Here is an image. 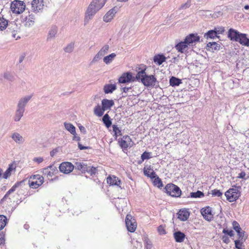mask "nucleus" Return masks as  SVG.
Returning a JSON list of instances; mask_svg holds the SVG:
<instances>
[{"label":"nucleus","instance_id":"obj_16","mask_svg":"<svg viewBox=\"0 0 249 249\" xmlns=\"http://www.w3.org/2000/svg\"><path fill=\"white\" fill-rule=\"evenodd\" d=\"M32 97V95H29L21 98L18 103L17 107L25 109V106Z\"/></svg>","mask_w":249,"mask_h":249},{"label":"nucleus","instance_id":"obj_36","mask_svg":"<svg viewBox=\"0 0 249 249\" xmlns=\"http://www.w3.org/2000/svg\"><path fill=\"white\" fill-rule=\"evenodd\" d=\"M8 21L3 18L0 17V31L5 30L8 25Z\"/></svg>","mask_w":249,"mask_h":249},{"label":"nucleus","instance_id":"obj_15","mask_svg":"<svg viewBox=\"0 0 249 249\" xmlns=\"http://www.w3.org/2000/svg\"><path fill=\"white\" fill-rule=\"evenodd\" d=\"M10 137L15 142L19 145L23 144L25 141V138L17 132L12 133Z\"/></svg>","mask_w":249,"mask_h":249},{"label":"nucleus","instance_id":"obj_30","mask_svg":"<svg viewBox=\"0 0 249 249\" xmlns=\"http://www.w3.org/2000/svg\"><path fill=\"white\" fill-rule=\"evenodd\" d=\"M218 32L215 30H212L209 31L207 33L205 34L204 37L206 38L213 39L217 37Z\"/></svg>","mask_w":249,"mask_h":249},{"label":"nucleus","instance_id":"obj_61","mask_svg":"<svg viewBox=\"0 0 249 249\" xmlns=\"http://www.w3.org/2000/svg\"><path fill=\"white\" fill-rule=\"evenodd\" d=\"M237 233H238V235L239 236V239H240V240L243 241L244 240V232H242V231H239V232H237Z\"/></svg>","mask_w":249,"mask_h":249},{"label":"nucleus","instance_id":"obj_47","mask_svg":"<svg viewBox=\"0 0 249 249\" xmlns=\"http://www.w3.org/2000/svg\"><path fill=\"white\" fill-rule=\"evenodd\" d=\"M3 77L5 79L12 81L14 80V76L12 74L9 72H6L3 74Z\"/></svg>","mask_w":249,"mask_h":249},{"label":"nucleus","instance_id":"obj_42","mask_svg":"<svg viewBox=\"0 0 249 249\" xmlns=\"http://www.w3.org/2000/svg\"><path fill=\"white\" fill-rule=\"evenodd\" d=\"M74 47V43L72 42H71L65 48L64 51L66 53H70L73 51Z\"/></svg>","mask_w":249,"mask_h":249},{"label":"nucleus","instance_id":"obj_8","mask_svg":"<svg viewBox=\"0 0 249 249\" xmlns=\"http://www.w3.org/2000/svg\"><path fill=\"white\" fill-rule=\"evenodd\" d=\"M44 7L43 0H33L31 3V12L35 14L42 12Z\"/></svg>","mask_w":249,"mask_h":249},{"label":"nucleus","instance_id":"obj_45","mask_svg":"<svg viewBox=\"0 0 249 249\" xmlns=\"http://www.w3.org/2000/svg\"><path fill=\"white\" fill-rule=\"evenodd\" d=\"M102 57L103 56L98 52L91 61V64H95L98 62L102 58Z\"/></svg>","mask_w":249,"mask_h":249},{"label":"nucleus","instance_id":"obj_7","mask_svg":"<svg viewBox=\"0 0 249 249\" xmlns=\"http://www.w3.org/2000/svg\"><path fill=\"white\" fill-rule=\"evenodd\" d=\"M21 20L26 27L32 26L35 23V16L33 12L28 11V14L25 13L22 16Z\"/></svg>","mask_w":249,"mask_h":249},{"label":"nucleus","instance_id":"obj_11","mask_svg":"<svg viewBox=\"0 0 249 249\" xmlns=\"http://www.w3.org/2000/svg\"><path fill=\"white\" fill-rule=\"evenodd\" d=\"M239 194L237 189L232 188L227 191L225 195L227 200L230 202H233L238 199L239 196Z\"/></svg>","mask_w":249,"mask_h":249},{"label":"nucleus","instance_id":"obj_50","mask_svg":"<svg viewBox=\"0 0 249 249\" xmlns=\"http://www.w3.org/2000/svg\"><path fill=\"white\" fill-rule=\"evenodd\" d=\"M151 153L150 152H144L141 155V159L142 161L145 160H147L150 159Z\"/></svg>","mask_w":249,"mask_h":249},{"label":"nucleus","instance_id":"obj_3","mask_svg":"<svg viewBox=\"0 0 249 249\" xmlns=\"http://www.w3.org/2000/svg\"><path fill=\"white\" fill-rule=\"evenodd\" d=\"M145 69L139 71L136 76L137 80L141 81L145 87H154L158 84L156 78L153 75H147Z\"/></svg>","mask_w":249,"mask_h":249},{"label":"nucleus","instance_id":"obj_64","mask_svg":"<svg viewBox=\"0 0 249 249\" xmlns=\"http://www.w3.org/2000/svg\"><path fill=\"white\" fill-rule=\"evenodd\" d=\"M57 150L56 149H54L50 152V155L51 157H53L55 154L57 152Z\"/></svg>","mask_w":249,"mask_h":249},{"label":"nucleus","instance_id":"obj_51","mask_svg":"<svg viewBox=\"0 0 249 249\" xmlns=\"http://www.w3.org/2000/svg\"><path fill=\"white\" fill-rule=\"evenodd\" d=\"M158 231L160 235H164L166 233L165 227L163 225H160L158 228Z\"/></svg>","mask_w":249,"mask_h":249},{"label":"nucleus","instance_id":"obj_17","mask_svg":"<svg viewBox=\"0 0 249 249\" xmlns=\"http://www.w3.org/2000/svg\"><path fill=\"white\" fill-rule=\"evenodd\" d=\"M56 171H57L56 168L53 165H50L47 168H43L42 173L43 175L46 176L47 177L52 178Z\"/></svg>","mask_w":249,"mask_h":249},{"label":"nucleus","instance_id":"obj_41","mask_svg":"<svg viewBox=\"0 0 249 249\" xmlns=\"http://www.w3.org/2000/svg\"><path fill=\"white\" fill-rule=\"evenodd\" d=\"M109 48V47L108 45H105L100 49L98 53L103 57L108 53Z\"/></svg>","mask_w":249,"mask_h":249},{"label":"nucleus","instance_id":"obj_39","mask_svg":"<svg viewBox=\"0 0 249 249\" xmlns=\"http://www.w3.org/2000/svg\"><path fill=\"white\" fill-rule=\"evenodd\" d=\"M113 132H114V137L116 139L118 136L122 135L121 130L117 125L113 124L112 125Z\"/></svg>","mask_w":249,"mask_h":249},{"label":"nucleus","instance_id":"obj_54","mask_svg":"<svg viewBox=\"0 0 249 249\" xmlns=\"http://www.w3.org/2000/svg\"><path fill=\"white\" fill-rule=\"evenodd\" d=\"M212 194L213 196H222V193L218 190H213L212 191Z\"/></svg>","mask_w":249,"mask_h":249},{"label":"nucleus","instance_id":"obj_22","mask_svg":"<svg viewBox=\"0 0 249 249\" xmlns=\"http://www.w3.org/2000/svg\"><path fill=\"white\" fill-rule=\"evenodd\" d=\"M25 109L17 107L13 119L15 122H19L23 116Z\"/></svg>","mask_w":249,"mask_h":249},{"label":"nucleus","instance_id":"obj_27","mask_svg":"<svg viewBox=\"0 0 249 249\" xmlns=\"http://www.w3.org/2000/svg\"><path fill=\"white\" fill-rule=\"evenodd\" d=\"M74 167L76 169L81 171L82 173H86L88 171V166L84 162H76L75 163Z\"/></svg>","mask_w":249,"mask_h":249},{"label":"nucleus","instance_id":"obj_14","mask_svg":"<svg viewBox=\"0 0 249 249\" xmlns=\"http://www.w3.org/2000/svg\"><path fill=\"white\" fill-rule=\"evenodd\" d=\"M133 81L132 74L130 72H124L119 77L118 82L120 84H125Z\"/></svg>","mask_w":249,"mask_h":249},{"label":"nucleus","instance_id":"obj_9","mask_svg":"<svg viewBox=\"0 0 249 249\" xmlns=\"http://www.w3.org/2000/svg\"><path fill=\"white\" fill-rule=\"evenodd\" d=\"M125 225L127 230L131 232H134L136 229V221L130 214H127L126 216Z\"/></svg>","mask_w":249,"mask_h":249},{"label":"nucleus","instance_id":"obj_34","mask_svg":"<svg viewBox=\"0 0 249 249\" xmlns=\"http://www.w3.org/2000/svg\"><path fill=\"white\" fill-rule=\"evenodd\" d=\"M102 120L104 124L107 128H109L111 126L112 123L111 120H110V117L107 114H106L103 116Z\"/></svg>","mask_w":249,"mask_h":249},{"label":"nucleus","instance_id":"obj_53","mask_svg":"<svg viewBox=\"0 0 249 249\" xmlns=\"http://www.w3.org/2000/svg\"><path fill=\"white\" fill-rule=\"evenodd\" d=\"M5 234L3 231H0V245H4L5 243Z\"/></svg>","mask_w":249,"mask_h":249},{"label":"nucleus","instance_id":"obj_32","mask_svg":"<svg viewBox=\"0 0 249 249\" xmlns=\"http://www.w3.org/2000/svg\"><path fill=\"white\" fill-rule=\"evenodd\" d=\"M105 110L100 105L96 106L94 109V113L98 117L102 116L104 113Z\"/></svg>","mask_w":249,"mask_h":249},{"label":"nucleus","instance_id":"obj_20","mask_svg":"<svg viewBox=\"0 0 249 249\" xmlns=\"http://www.w3.org/2000/svg\"><path fill=\"white\" fill-rule=\"evenodd\" d=\"M178 218L181 221H185L188 219L190 215V213L187 209L180 210L178 213Z\"/></svg>","mask_w":249,"mask_h":249},{"label":"nucleus","instance_id":"obj_63","mask_svg":"<svg viewBox=\"0 0 249 249\" xmlns=\"http://www.w3.org/2000/svg\"><path fill=\"white\" fill-rule=\"evenodd\" d=\"M121 90L123 91L124 92L126 93L129 90V89H131L130 87H121Z\"/></svg>","mask_w":249,"mask_h":249},{"label":"nucleus","instance_id":"obj_31","mask_svg":"<svg viewBox=\"0 0 249 249\" xmlns=\"http://www.w3.org/2000/svg\"><path fill=\"white\" fill-rule=\"evenodd\" d=\"M65 129L70 132L71 134H75V127L70 123H64V124Z\"/></svg>","mask_w":249,"mask_h":249},{"label":"nucleus","instance_id":"obj_60","mask_svg":"<svg viewBox=\"0 0 249 249\" xmlns=\"http://www.w3.org/2000/svg\"><path fill=\"white\" fill-rule=\"evenodd\" d=\"M147 177L154 179L156 178H157L158 176H157L156 173L153 170L151 171V172H150V174Z\"/></svg>","mask_w":249,"mask_h":249},{"label":"nucleus","instance_id":"obj_43","mask_svg":"<svg viewBox=\"0 0 249 249\" xmlns=\"http://www.w3.org/2000/svg\"><path fill=\"white\" fill-rule=\"evenodd\" d=\"M143 241L145 244V248H146V249H151L152 248V243L147 237H145L143 239Z\"/></svg>","mask_w":249,"mask_h":249},{"label":"nucleus","instance_id":"obj_2","mask_svg":"<svg viewBox=\"0 0 249 249\" xmlns=\"http://www.w3.org/2000/svg\"><path fill=\"white\" fill-rule=\"evenodd\" d=\"M107 0H92L85 13V21L88 22L105 5Z\"/></svg>","mask_w":249,"mask_h":249},{"label":"nucleus","instance_id":"obj_40","mask_svg":"<svg viewBox=\"0 0 249 249\" xmlns=\"http://www.w3.org/2000/svg\"><path fill=\"white\" fill-rule=\"evenodd\" d=\"M204 194L200 191H197L196 192H192L190 194V197L193 198H201L204 196Z\"/></svg>","mask_w":249,"mask_h":249},{"label":"nucleus","instance_id":"obj_49","mask_svg":"<svg viewBox=\"0 0 249 249\" xmlns=\"http://www.w3.org/2000/svg\"><path fill=\"white\" fill-rule=\"evenodd\" d=\"M11 166H9L3 174V178L6 179L11 175V172L12 170Z\"/></svg>","mask_w":249,"mask_h":249},{"label":"nucleus","instance_id":"obj_6","mask_svg":"<svg viewBox=\"0 0 249 249\" xmlns=\"http://www.w3.org/2000/svg\"><path fill=\"white\" fill-rule=\"evenodd\" d=\"M165 189L168 194L173 197L180 196L181 194L180 188L173 184H168L166 185Z\"/></svg>","mask_w":249,"mask_h":249},{"label":"nucleus","instance_id":"obj_35","mask_svg":"<svg viewBox=\"0 0 249 249\" xmlns=\"http://www.w3.org/2000/svg\"><path fill=\"white\" fill-rule=\"evenodd\" d=\"M207 47L209 48V50H219L220 49V46L218 43L213 42L208 43L207 44Z\"/></svg>","mask_w":249,"mask_h":249},{"label":"nucleus","instance_id":"obj_56","mask_svg":"<svg viewBox=\"0 0 249 249\" xmlns=\"http://www.w3.org/2000/svg\"><path fill=\"white\" fill-rule=\"evenodd\" d=\"M190 1L188 0L185 3L181 5L179 9H185L189 8L190 6Z\"/></svg>","mask_w":249,"mask_h":249},{"label":"nucleus","instance_id":"obj_5","mask_svg":"<svg viewBox=\"0 0 249 249\" xmlns=\"http://www.w3.org/2000/svg\"><path fill=\"white\" fill-rule=\"evenodd\" d=\"M44 182V178L40 175H32L30 177L29 184L30 187L36 189L40 186Z\"/></svg>","mask_w":249,"mask_h":249},{"label":"nucleus","instance_id":"obj_46","mask_svg":"<svg viewBox=\"0 0 249 249\" xmlns=\"http://www.w3.org/2000/svg\"><path fill=\"white\" fill-rule=\"evenodd\" d=\"M88 171H86V172L89 174L90 176H93L95 175L97 172V169L94 167H88Z\"/></svg>","mask_w":249,"mask_h":249},{"label":"nucleus","instance_id":"obj_55","mask_svg":"<svg viewBox=\"0 0 249 249\" xmlns=\"http://www.w3.org/2000/svg\"><path fill=\"white\" fill-rule=\"evenodd\" d=\"M44 160V159L42 157H35L33 159V161L36 162L37 164H40L41 162H42Z\"/></svg>","mask_w":249,"mask_h":249},{"label":"nucleus","instance_id":"obj_23","mask_svg":"<svg viewBox=\"0 0 249 249\" xmlns=\"http://www.w3.org/2000/svg\"><path fill=\"white\" fill-rule=\"evenodd\" d=\"M114 105V102L112 100L105 99L102 101V106L105 111L108 109H110L111 107Z\"/></svg>","mask_w":249,"mask_h":249},{"label":"nucleus","instance_id":"obj_1","mask_svg":"<svg viewBox=\"0 0 249 249\" xmlns=\"http://www.w3.org/2000/svg\"><path fill=\"white\" fill-rule=\"evenodd\" d=\"M200 37L197 34H191L186 36L183 41H181L175 46L178 52L185 53L189 49H192L199 42Z\"/></svg>","mask_w":249,"mask_h":249},{"label":"nucleus","instance_id":"obj_19","mask_svg":"<svg viewBox=\"0 0 249 249\" xmlns=\"http://www.w3.org/2000/svg\"><path fill=\"white\" fill-rule=\"evenodd\" d=\"M117 12V8L114 7L108 11L103 17V20L106 22H109L114 17Z\"/></svg>","mask_w":249,"mask_h":249},{"label":"nucleus","instance_id":"obj_29","mask_svg":"<svg viewBox=\"0 0 249 249\" xmlns=\"http://www.w3.org/2000/svg\"><path fill=\"white\" fill-rule=\"evenodd\" d=\"M166 60V57L163 54L156 55L154 57V61L158 65H160Z\"/></svg>","mask_w":249,"mask_h":249},{"label":"nucleus","instance_id":"obj_37","mask_svg":"<svg viewBox=\"0 0 249 249\" xmlns=\"http://www.w3.org/2000/svg\"><path fill=\"white\" fill-rule=\"evenodd\" d=\"M7 218L4 215H0V230H2L6 225Z\"/></svg>","mask_w":249,"mask_h":249},{"label":"nucleus","instance_id":"obj_52","mask_svg":"<svg viewBox=\"0 0 249 249\" xmlns=\"http://www.w3.org/2000/svg\"><path fill=\"white\" fill-rule=\"evenodd\" d=\"M152 171H153V169L151 168L150 166L147 168L144 167L143 170L144 175L148 177Z\"/></svg>","mask_w":249,"mask_h":249},{"label":"nucleus","instance_id":"obj_33","mask_svg":"<svg viewBox=\"0 0 249 249\" xmlns=\"http://www.w3.org/2000/svg\"><path fill=\"white\" fill-rule=\"evenodd\" d=\"M170 85L172 87L179 86L181 83V80L175 77H172L170 79Z\"/></svg>","mask_w":249,"mask_h":249},{"label":"nucleus","instance_id":"obj_38","mask_svg":"<svg viewBox=\"0 0 249 249\" xmlns=\"http://www.w3.org/2000/svg\"><path fill=\"white\" fill-rule=\"evenodd\" d=\"M116 54L114 53H112L111 54L104 57L103 58V61L106 64H108L112 62Z\"/></svg>","mask_w":249,"mask_h":249},{"label":"nucleus","instance_id":"obj_62","mask_svg":"<svg viewBox=\"0 0 249 249\" xmlns=\"http://www.w3.org/2000/svg\"><path fill=\"white\" fill-rule=\"evenodd\" d=\"M73 136L72 140L76 141H80V138L77 135L76 133L75 132V134H72Z\"/></svg>","mask_w":249,"mask_h":249},{"label":"nucleus","instance_id":"obj_4","mask_svg":"<svg viewBox=\"0 0 249 249\" xmlns=\"http://www.w3.org/2000/svg\"><path fill=\"white\" fill-rule=\"evenodd\" d=\"M10 9L13 14L19 15L26 9V4L23 1L14 0L10 5Z\"/></svg>","mask_w":249,"mask_h":249},{"label":"nucleus","instance_id":"obj_18","mask_svg":"<svg viewBox=\"0 0 249 249\" xmlns=\"http://www.w3.org/2000/svg\"><path fill=\"white\" fill-rule=\"evenodd\" d=\"M57 33V27L55 25H52L50 27L48 31V34L47 36L46 40L50 41L56 37Z\"/></svg>","mask_w":249,"mask_h":249},{"label":"nucleus","instance_id":"obj_26","mask_svg":"<svg viewBox=\"0 0 249 249\" xmlns=\"http://www.w3.org/2000/svg\"><path fill=\"white\" fill-rule=\"evenodd\" d=\"M174 237L177 242L181 243L184 241L185 237V235L184 233L180 231H178L174 232Z\"/></svg>","mask_w":249,"mask_h":249},{"label":"nucleus","instance_id":"obj_12","mask_svg":"<svg viewBox=\"0 0 249 249\" xmlns=\"http://www.w3.org/2000/svg\"><path fill=\"white\" fill-rule=\"evenodd\" d=\"M119 145L123 150H126L129 147L132 145V140L128 136H124L119 141Z\"/></svg>","mask_w":249,"mask_h":249},{"label":"nucleus","instance_id":"obj_21","mask_svg":"<svg viewBox=\"0 0 249 249\" xmlns=\"http://www.w3.org/2000/svg\"><path fill=\"white\" fill-rule=\"evenodd\" d=\"M240 34L237 30L231 28L228 31V37L231 40L236 41Z\"/></svg>","mask_w":249,"mask_h":249},{"label":"nucleus","instance_id":"obj_25","mask_svg":"<svg viewBox=\"0 0 249 249\" xmlns=\"http://www.w3.org/2000/svg\"><path fill=\"white\" fill-rule=\"evenodd\" d=\"M107 183L110 185L119 186L121 181L115 176L108 177L107 179Z\"/></svg>","mask_w":249,"mask_h":249},{"label":"nucleus","instance_id":"obj_10","mask_svg":"<svg viewBox=\"0 0 249 249\" xmlns=\"http://www.w3.org/2000/svg\"><path fill=\"white\" fill-rule=\"evenodd\" d=\"M203 218L207 221L210 222L213 219V214L212 213V208L207 206L202 208L200 211Z\"/></svg>","mask_w":249,"mask_h":249},{"label":"nucleus","instance_id":"obj_28","mask_svg":"<svg viewBox=\"0 0 249 249\" xmlns=\"http://www.w3.org/2000/svg\"><path fill=\"white\" fill-rule=\"evenodd\" d=\"M104 91L106 94L111 93L116 89V86L114 84H106L104 87Z\"/></svg>","mask_w":249,"mask_h":249},{"label":"nucleus","instance_id":"obj_44","mask_svg":"<svg viewBox=\"0 0 249 249\" xmlns=\"http://www.w3.org/2000/svg\"><path fill=\"white\" fill-rule=\"evenodd\" d=\"M153 183L155 186H157L158 188H161L163 186L162 182L158 177L154 179Z\"/></svg>","mask_w":249,"mask_h":249},{"label":"nucleus","instance_id":"obj_24","mask_svg":"<svg viewBox=\"0 0 249 249\" xmlns=\"http://www.w3.org/2000/svg\"><path fill=\"white\" fill-rule=\"evenodd\" d=\"M236 41L243 45L249 46V39L247 37L246 34L241 33Z\"/></svg>","mask_w":249,"mask_h":249},{"label":"nucleus","instance_id":"obj_48","mask_svg":"<svg viewBox=\"0 0 249 249\" xmlns=\"http://www.w3.org/2000/svg\"><path fill=\"white\" fill-rule=\"evenodd\" d=\"M232 226H233V228L234 230L237 232H239V231H242V230L239 226V224H238V223L237 222L234 221L232 222Z\"/></svg>","mask_w":249,"mask_h":249},{"label":"nucleus","instance_id":"obj_57","mask_svg":"<svg viewBox=\"0 0 249 249\" xmlns=\"http://www.w3.org/2000/svg\"><path fill=\"white\" fill-rule=\"evenodd\" d=\"M223 232L224 233L229 235L231 237L233 235V231L231 230H227V229H224L223 230Z\"/></svg>","mask_w":249,"mask_h":249},{"label":"nucleus","instance_id":"obj_59","mask_svg":"<svg viewBox=\"0 0 249 249\" xmlns=\"http://www.w3.org/2000/svg\"><path fill=\"white\" fill-rule=\"evenodd\" d=\"M235 243V246L236 249H242L241 248V246L242 245V243H240L239 240H235L234 241Z\"/></svg>","mask_w":249,"mask_h":249},{"label":"nucleus","instance_id":"obj_13","mask_svg":"<svg viewBox=\"0 0 249 249\" xmlns=\"http://www.w3.org/2000/svg\"><path fill=\"white\" fill-rule=\"evenodd\" d=\"M74 167V165L70 162H64L60 164L59 168L60 172L64 174H69L73 170Z\"/></svg>","mask_w":249,"mask_h":249},{"label":"nucleus","instance_id":"obj_58","mask_svg":"<svg viewBox=\"0 0 249 249\" xmlns=\"http://www.w3.org/2000/svg\"><path fill=\"white\" fill-rule=\"evenodd\" d=\"M18 185V183L15 184L7 193L10 195L16 190V188Z\"/></svg>","mask_w":249,"mask_h":249}]
</instances>
